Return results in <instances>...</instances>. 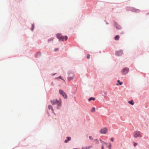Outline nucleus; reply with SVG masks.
<instances>
[{
	"label": "nucleus",
	"instance_id": "obj_1",
	"mask_svg": "<svg viewBox=\"0 0 149 149\" xmlns=\"http://www.w3.org/2000/svg\"><path fill=\"white\" fill-rule=\"evenodd\" d=\"M56 37L58 39L60 42L66 41L68 40V37L67 36H63L61 33H57L56 34Z\"/></svg>",
	"mask_w": 149,
	"mask_h": 149
},
{
	"label": "nucleus",
	"instance_id": "obj_2",
	"mask_svg": "<svg viewBox=\"0 0 149 149\" xmlns=\"http://www.w3.org/2000/svg\"><path fill=\"white\" fill-rule=\"evenodd\" d=\"M59 92L60 94L65 99H67V95L65 92L62 89H59Z\"/></svg>",
	"mask_w": 149,
	"mask_h": 149
},
{
	"label": "nucleus",
	"instance_id": "obj_3",
	"mask_svg": "<svg viewBox=\"0 0 149 149\" xmlns=\"http://www.w3.org/2000/svg\"><path fill=\"white\" fill-rule=\"evenodd\" d=\"M56 104H57L56 109H59L62 105L61 100L60 99L58 100L57 99H56Z\"/></svg>",
	"mask_w": 149,
	"mask_h": 149
},
{
	"label": "nucleus",
	"instance_id": "obj_4",
	"mask_svg": "<svg viewBox=\"0 0 149 149\" xmlns=\"http://www.w3.org/2000/svg\"><path fill=\"white\" fill-rule=\"evenodd\" d=\"M123 54V51L121 49L115 51V55L116 56H120Z\"/></svg>",
	"mask_w": 149,
	"mask_h": 149
},
{
	"label": "nucleus",
	"instance_id": "obj_5",
	"mask_svg": "<svg viewBox=\"0 0 149 149\" xmlns=\"http://www.w3.org/2000/svg\"><path fill=\"white\" fill-rule=\"evenodd\" d=\"M114 26L115 27L116 29L118 30H120L122 29V28L120 26L117 22L115 21H113Z\"/></svg>",
	"mask_w": 149,
	"mask_h": 149
},
{
	"label": "nucleus",
	"instance_id": "obj_6",
	"mask_svg": "<svg viewBox=\"0 0 149 149\" xmlns=\"http://www.w3.org/2000/svg\"><path fill=\"white\" fill-rule=\"evenodd\" d=\"M128 10L130 11H131L135 13H138L140 11V10L139 9L135 8L133 7H130L128 8Z\"/></svg>",
	"mask_w": 149,
	"mask_h": 149
},
{
	"label": "nucleus",
	"instance_id": "obj_7",
	"mask_svg": "<svg viewBox=\"0 0 149 149\" xmlns=\"http://www.w3.org/2000/svg\"><path fill=\"white\" fill-rule=\"evenodd\" d=\"M107 129L106 127H105L101 129L100 131V133L101 134H105L107 133Z\"/></svg>",
	"mask_w": 149,
	"mask_h": 149
},
{
	"label": "nucleus",
	"instance_id": "obj_8",
	"mask_svg": "<svg viewBox=\"0 0 149 149\" xmlns=\"http://www.w3.org/2000/svg\"><path fill=\"white\" fill-rule=\"evenodd\" d=\"M129 71V68L125 67L124 68L121 70V72L123 73L124 74H125L127 73Z\"/></svg>",
	"mask_w": 149,
	"mask_h": 149
},
{
	"label": "nucleus",
	"instance_id": "obj_9",
	"mask_svg": "<svg viewBox=\"0 0 149 149\" xmlns=\"http://www.w3.org/2000/svg\"><path fill=\"white\" fill-rule=\"evenodd\" d=\"M134 136L135 138H137L140 136V132L135 131L134 133Z\"/></svg>",
	"mask_w": 149,
	"mask_h": 149
},
{
	"label": "nucleus",
	"instance_id": "obj_10",
	"mask_svg": "<svg viewBox=\"0 0 149 149\" xmlns=\"http://www.w3.org/2000/svg\"><path fill=\"white\" fill-rule=\"evenodd\" d=\"M74 72H73L71 70H69L68 72V76H74V75L73 74Z\"/></svg>",
	"mask_w": 149,
	"mask_h": 149
},
{
	"label": "nucleus",
	"instance_id": "obj_11",
	"mask_svg": "<svg viewBox=\"0 0 149 149\" xmlns=\"http://www.w3.org/2000/svg\"><path fill=\"white\" fill-rule=\"evenodd\" d=\"M71 138L70 136H68L66 137V139L64 141L65 143H67L68 142L71 140Z\"/></svg>",
	"mask_w": 149,
	"mask_h": 149
},
{
	"label": "nucleus",
	"instance_id": "obj_12",
	"mask_svg": "<svg viewBox=\"0 0 149 149\" xmlns=\"http://www.w3.org/2000/svg\"><path fill=\"white\" fill-rule=\"evenodd\" d=\"M56 99H54L53 100H51L50 102H51L52 105H54L56 103Z\"/></svg>",
	"mask_w": 149,
	"mask_h": 149
},
{
	"label": "nucleus",
	"instance_id": "obj_13",
	"mask_svg": "<svg viewBox=\"0 0 149 149\" xmlns=\"http://www.w3.org/2000/svg\"><path fill=\"white\" fill-rule=\"evenodd\" d=\"M41 55V53L40 52L37 53L36 54L35 56L36 58L39 57Z\"/></svg>",
	"mask_w": 149,
	"mask_h": 149
},
{
	"label": "nucleus",
	"instance_id": "obj_14",
	"mask_svg": "<svg viewBox=\"0 0 149 149\" xmlns=\"http://www.w3.org/2000/svg\"><path fill=\"white\" fill-rule=\"evenodd\" d=\"M128 102L129 104L132 105H134V101L132 100L130 101H129Z\"/></svg>",
	"mask_w": 149,
	"mask_h": 149
},
{
	"label": "nucleus",
	"instance_id": "obj_15",
	"mask_svg": "<svg viewBox=\"0 0 149 149\" xmlns=\"http://www.w3.org/2000/svg\"><path fill=\"white\" fill-rule=\"evenodd\" d=\"M117 83L116 84V85H121L123 84V82H120L119 80H118L117 81Z\"/></svg>",
	"mask_w": 149,
	"mask_h": 149
},
{
	"label": "nucleus",
	"instance_id": "obj_16",
	"mask_svg": "<svg viewBox=\"0 0 149 149\" xmlns=\"http://www.w3.org/2000/svg\"><path fill=\"white\" fill-rule=\"evenodd\" d=\"M120 36L118 35L114 37V39L116 40H119Z\"/></svg>",
	"mask_w": 149,
	"mask_h": 149
},
{
	"label": "nucleus",
	"instance_id": "obj_17",
	"mask_svg": "<svg viewBox=\"0 0 149 149\" xmlns=\"http://www.w3.org/2000/svg\"><path fill=\"white\" fill-rule=\"evenodd\" d=\"M73 76H68V80L69 81H70L71 80H72L73 79Z\"/></svg>",
	"mask_w": 149,
	"mask_h": 149
},
{
	"label": "nucleus",
	"instance_id": "obj_18",
	"mask_svg": "<svg viewBox=\"0 0 149 149\" xmlns=\"http://www.w3.org/2000/svg\"><path fill=\"white\" fill-rule=\"evenodd\" d=\"M95 100V98L93 97H90L88 99V101H90L91 100H93L94 101Z\"/></svg>",
	"mask_w": 149,
	"mask_h": 149
},
{
	"label": "nucleus",
	"instance_id": "obj_19",
	"mask_svg": "<svg viewBox=\"0 0 149 149\" xmlns=\"http://www.w3.org/2000/svg\"><path fill=\"white\" fill-rule=\"evenodd\" d=\"M54 39V37L50 38H49V39H48V42H49L51 41H53V40Z\"/></svg>",
	"mask_w": 149,
	"mask_h": 149
},
{
	"label": "nucleus",
	"instance_id": "obj_20",
	"mask_svg": "<svg viewBox=\"0 0 149 149\" xmlns=\"http://www.w3.org/2000/svg\"><path fill=\"white\" fill-rule=\"evenodd\" d=\"M34 24H33L31 28V30L32 31H33L34 30Z\"/></svg>",
	"mask_w": 149,
	"mask_h": 149
},
{
	"label": "nucleus",
	"instance_id": "obj_21",
	"mask_svg": "<svg viewBox=\"0 0 149 149\" xmlns=\"http://www.w3.org/2000/svg\"><path fill=\"white\" fill-rule=\"evenodd\" d=\"M55 79H61L62 80H63V79L62 78V77L61 76H59L58 77H56L55 78Z\"/></svg>",
	"mask_w": 149,
	"mask_h": 149
},
{
	"label": "nucleus",
	"instance_id": "obj_22",
	"mask_svg": "<svg viewBox=\"0 0 149 149\" xmlns=\"http://www.w3.org/2000/svg\"><path fill=\"white\" fill-rule=\"evenodd\" d=\"M48 108L49 109H51L52 110L53 109V107L52 106L50 105H48Z\"/></svg>",
	"mask_w": 149,
	"mask_h": 149
},
{
	"label": "nucleus",
	"instance_id": "obj_23",
	"mask_svg": "<svg viewBox=\"0 0 149 149\" xmlns=\"http://www.w3.org/2000/svg\"><path fill=\"white\" fill-rule=\"evenodd\" d=\"M94 141L95 142V143H96V144H98L99 143V141L97 139H95Z\"/></svg>",
	"mask_w": 149,
	"mask_h": 149
},
{
	"label": "nucleus",
	"instance_id": "obj_24",
	"mask_svg": "<svg viewBox=\"0 0 149 149\" xmlns=\"http://www.w3.org/2000/svg\"><path fill=\"white\" fill-rule=\"evenodd\" d=\"M107 147H108L109 148H111V143H109V145H107V146H106Z\"/></svg>",
	"mask_w": 149,
	"mask_h": 149
},
{
	"label": "nucleus",
	"instance_id": "obj_25",
	"mask_svg": "<svg viewBox=\"0 0 149 149\" xmlns=\"http://www.w3.org/2000/svg\"><path fill=\"white\" fill-rule=\"evenodd\" d=\"M95 107H93L91 111L92 112H94L95 111Z\"/></svg>",
	"mask_w": 149,
	"mask_h": 149
},
{
	"label": "nucleus",
	"instance_id": "obj_26",
	"mask_svg": "<svg viewBox=\"0 0 149 149\" xmlns=\"http://www.w3.org/2000/svg\"><path fill=\"white\" fill-rule=\"evenodd\" d=\"M90 55L89 54H88L87 55L86 58L88 59L90 58Z\"/></svg>",
	"mask_w": 149,
	"mask_h": 149
},
{
	"label": "nucleus",
	"instance_id": "obj_27",
	"mask_svg": "<svg viewBox=\"0 0 149 149\" xmlns=\"http://www.w3.org/2000/svg\"><path fill=\"white\" fill-rule=\"evenodd\" d=\"M137 145V143L135 142H134L133 146L135 147Z\"/></svg>",
	"mask_w": 149,
	"mask_h": 149
},
{
	"label": "nucleus",
	"instance_id": "obj_28",
	"mask_svg": "<svg viewBox=\"0 0 149 149\" xmlns=\"http://www.w3.org/2000/svg\"><path fill=\"white\" fill-rule=\"evenodd\" d=\"M89 139H90L91 140H93V138L91 136H89Z\"/></svg>",
	"mask_w": 149,
	"mask_h": 149
},
{
	"label": "nucleus",
	"instance_id": "obj_29",
	"mask_svg": "<svg viewBox=\"0 0 149 149\" xmlns=\"http://www.w3.org/2000/svg\"><path fill=\"white\" fill-rule=\"evenodd\" d=\"M52 113H53V114H54L55 115H56V114L54 112V109H52Z\"/></svg>",
	"mask_w": 149,
	"mask_h": 149
},
{
	"label": "nucleus",
	"instance_id": "obj_30",
	"mask_svg": "<svg viewBox=\"0 0 149 149\" xmlns=\"http://www.w3.org/2000/svg\"><path fill=\"white\" fill-rule=\"evenodd\" d=\"M92 147V146H86V149H89Z\"/></svg>",
	"mask_w": 149,
	"mask_h": 149
},
{
	"label": "nucleus",
	"instance_id": "obj_31",
	"mask_svg": "<svg viewBox=\"0 0 149 149\" xmlns=\"http://www.w3.org/2000/svg\"><path fill=\"white\" fill-rule=\"evenodd\" d=\"M100 141L101 143H103V144L105 142L102 141L101 139H100Z\"/></svg>",
	"mask_w": 149,
	"mask_h": 149
},
{
	"label": "nucleus",
	"instance_id": "obj_32",
	"mask_svg": "<svg viewBox=\"0 0 149 149\" xmlns=\"http://www.w3.org/2000/svg\"><path fill=\"white\" fill-rule=\"evenodd\" d=\"M114 139L113 137H111L110 139V140L112 142H113L114 141Z\"/></svg>",
	"mask_w": 149,
	"mask_h": 149
},
{
	"label": "nucleus",
	"instance_id": "obj_33",
	"mask_svg": "<svg viewBox=\"0 0 149 149\" xmlns=\"http://www.w3.org/2000/svg\"><path fill=\"white\" fill-rule=\"evenodd\" d=\"M58 50V48H55L54 49V51L55 52H57Z\"/></svg>",
	"mask_w": 149,
	"mask_h": 149
},
{
	"label": "nucleus",
	"instance_id": "obj_34",
	"mask_svg": "<svg viewBox=\"0 0 149 149\" xmlns=\"http://www.w3.org/2000/svg\"><path fill=\"white\" fill-rule=\"evenodd\" d=\"M104 144L106 146H107V145H108V143L106 142H104Z\"/></svg>",
	"mask_w": 149,
	"mask_h": 149
},
{
	"label": "nucleus",
	"instance_id": "obj_35",
	"mask_svg": "<svg viewBox=\"0 0 149 149\" xmlns=\"http://www.w3.org/2000/svg\"><path fill=\"white\" fill-rule=\"evenodd\" d=\"M101 149H104V146L103 145H102Z\"/></svg>",
	"mask_w": 149,
	"mask_h": 149
},
{
	"label": "nucleus",
	"instance_id": "obj_36",
	"mask_svg": "<svg viewBox=\"0 0 149 149\" xmlns=\"http://www.w3.org/2000/svg\"><path fill=\"white\" fill-rule=\"evenodd\" d=\"M121 34H125V32L123 31H122L121 32Z\"/></svg>",
	"mask_w": 149,
	"mask_h": 149
},
{
	"label": "nucleus",
	"instance_id": "obj_37",
	"mask_svg": "<svg viewBox=\"0 0 149 149\" xmlns=\"http://www.w3.org/2000/svg\"><path fill=\"white\" fill-rule=\"evenodd\" d=\"M56 74V73H53L52 74V75L54 76Z\"/></svg>",
	"mask_w": 149,
	"mask_h": 149
},
{
	"label": "nucleus",
	"instance_id": "obj_38",
	"mask_svg": "<svg viewBox=\"0 0 149 149\" xmlns=\"http://www.w3.org/2000/svg\"><path fill=\"white\" fill-rule=\"evenodd\" d=\"M106 24H109L108 23V22H106Z\"/></svg>",
	"mask_w": 149,
	"mask_h": 149
},
{
	"label": "nucleus",
	"instance_id": "obj_39",
	"mask_svg": "<svg viewBox=\"0 0 149 149\" xmlns=\"http://www.w3.org/2000/svg\"><path fill=\"white\" fill-rule=\"evenodd\" d=\"M82 149H86V148H85L84 147H83L82 148Z\"/></svg>",
	"mask_w": 149,
	"mask_h": 149
},
{
	"label": "nucleus",
	"instance_id": "obj_40",
	"mask_svg": "<svg viewBox=\"0 0 149 149\" xmlns=\"http://www.w3.org/2000/svg\"><path fill=\"white\" fill-rule=\"evenodd\" d=\"M104 21L105 22H106V20H104Z\"/></svg>",
	"mask_w": 149,
	"mask_h": 149
},
{
	"label": "nucleus",
	"instance_id": "obj_41",
	"mask_svg": "<svg viewBox=\"0 0 149 149\" xmlns=\"http://www.w3.org/2000/svg\"><path fill=\"white\" fill-rule=\"evenodd\" d=\"M76 149H78L77 148H76Z\"/></svg>",
	"mask_w": 149,
	"mask_h": 149
},
{
	"label": "nucleus",
	"instance_id": "obj_42",
	"mask_svg": "<svg viewBox=\"0 0 149 149\" xmlns=\"http://www.w3.org/2000/svg\"><path fill=\"white\" fill-rule=\"evenodd\" d=\"M52 84H53V82H52Z\"/></svg>",
	"mask_w": 149,
	"mask_h": 149
},
{
	"label": "nucleus",
	"instance_id": "obj_43",
	"mask_svg": "<svg viewBox=\"0 0 149 149\" xmlns=\"http://www.w3.org/2000/svg\"><path fill=\"white\" fill-rule=\"evenodd\" d=\"M109 149H111V148H109Z\"/></svg>",
	"mask_w": 149,
	"mask_h": 149
},
{
	"label": "nucleus",
	"instance_id": "obj_44",
	"mask_svg": "<svg viewBox=\"0 0 149 149\" xmlns=\"http://www.w3.org/2000/svg\"><path fill=\"white\" fill-rule=\"evenodd\" d=\"M21 0H19V1H21Z\"/></svg>",
	"mask_w": 149,
	"mask_h": 149
}]
</instances>
